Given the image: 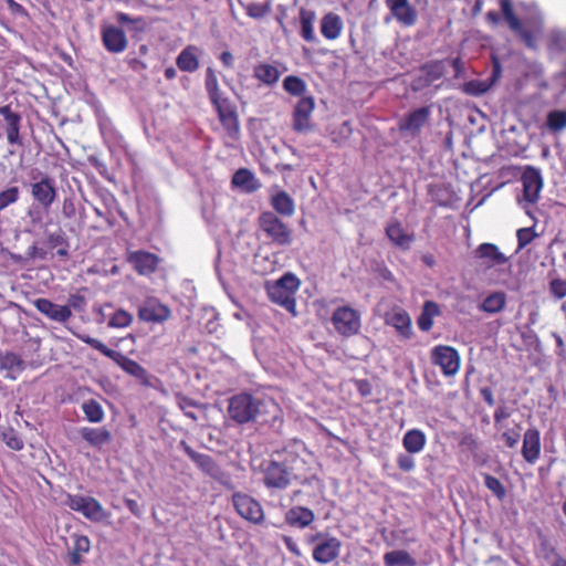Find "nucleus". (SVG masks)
<instances>
[{"instance_id": "obj_1", "label": "nucleus", "mask_w": 566, "mask_h": 566, "mask_svg": "<svg viewBox=\"0 0 566 566\" xmlns=\"http://www.w3.org/2000/svg\"><path fill=\"white\" fill-rule=\"evenodd\" d=\"M274 457L280 459L294 473V479L305 476L316 463L315 453L297 439L287 441L281 450L274 453Z\"/></svg>"}, {"instance_id": "obj_2", "label": "nucleus", "mask_w": 566, "mask_h": 566, "mask_svg": "<svg viewBox=\"0 0 566 566\" xmlns=\"http://www.w3.org/2000/svg\"><path fill=\"white\" fill-rule=\"evenodd\" d=\"M80 339L98 350L101 354L114 360L125 373L134 377L140 385L151 386V376L139 363L123 355L119 352L108 348L103 342L88 335L80 336Z\"/></svg>"}, {"instance_id": "obj_3", "label": "nucleus", "mask_w": 566, "mask_h": 566, "mask_svg": "<svg viewBox=\"0 0 566 566\" xmlns=\"http://www.w3.org/2000/svg\"><path fill=\"white\" fill-rule=\"evenodd\" d=\"M300 286V280L291 272L283 274L280 279L265 283L266 293L270 300L290 312L295 310V293Z\"/></svg>"}, {"instance_id": "obj_4", "label": "nucleus", "mask_w": 566, "mask_h": 566, "mask_svg": "<svg viewBox=\"0 0 566 566\" xmlns=\"http://www.w3.org/2000/svg\"><path fill=\"white\" fill-rule=\"evenodd\" d=\"M260 407V399L251 394L240 392L229 399L228 415L238 424H244L256 419Z\"/></svg>"}, {"instance_id": "obj_5", "label": "nucleus", "mask_w": 566, "mask_h": 566, "mask_svg": "<svg viewBox=\"0 0 566 566\" xmlns=\"http://www.w3.org/2000/svg\"><path fill=\"white\" fill-rule=\"evenodd\" d=\"M209 99L216 108L220 123L226 129L227 135L231 139L237 140L240 136V124L235 108L230 99L223 96L221 92L210 96Z\"/></svg>"}, {"instance_id": "obj_6", "label": "nucleus", "mask_w": 566, "mask_h": 566, "mask_svg": "<svg viewBox=\"0 0 566 566\" xmlns=\"http://www.w3.org/2000/svg\"><path fill=\"white\" fill-rule=\"evenodd\" d=\"M500 6L503 17L510 29L520 38L525 46L532 50L537 49L539 29L525 28L521 20L516 17L511 0H500Z\"/></svg>"}, {"instance_id": "obj_7", "label": "nucleus", "mask_w": 566, "mask_h": 566, "mask_svg": "<svg viewBox=\"0 0 566 566\" xmlns=\"http://www.w3.org/2000/svg\"><path fill=\"white\" fill-rule=\"evenodd\" d=\"M263 483L271 490H285L294 478V473L277 458L262 464Z\"/></svg>"}, {"instance_id": "obj_8", "label": "nucleus", "mask_w": 566, "mask_h": 566, "mask_svg": "<svg viewBox=\"0 0 566 566\" xmlns=\"http://www.w3.org/2000/svg\"><path fill=\"white\" fill-rule=\"evenodd\" d=\"M259 224L272 242L279 245H287L292 242L291 230L274 212H262L259 217Z\"/></svg>"}, {"instance_id": "obj_9", "label": "nucleus", "mask_w": 566, "mask_h": 566, "mask_svg": "<svg viewBox=\"0 0 566 566\" xmlns=\"http://www.w3.org/2000/svg\"><path fill=\"white\" fill-rule=\"evenodd\" d=\"M65 505L92 522H101L107 517L105 509L92 496L67 494Z\"/></svg>"}, {"instance_id": "obj_10", "label": "nucleus", "mask_w": 566, "mask_h": 566, "mask_svg": "<svg viewBox=\"0 0 566 566\" xmlns=\"http://www.w3.org/2000/svg\"><path fill=\"white\" fill-rule=\"evenodd\" d=\"M40 178L33 177L30 185V192L33 200L43 208L49 210L57 197V188L54 178L46 174L39 172Z\"/></svg>"}, {"instance_id": "obj_11", "label": "nucleus", "mask_w": 566, "mask_h": 566, "mask_svg": "<svg viewBox=\"0 0 566 566\" xmlns=\"http://www.w3.org/2000/svg\"><path fill=\"white\" fill-rule=\"evenodd\" d=\"M431 363L439 366L446 377L454 376L460 369V355L458 350L448 345H437L430 352Z\"/></svg>"}, {"instance_id": "obj_12", "label": "nucleus", "mask_w": 566, "mask_h": 566, "mask_svg": "<svg viewBox=\"0 0 566 566\" xmlns=\"http://www.w3.org/2000/svg\"><path fill=\"white\" fill-rule=\"evenodd\" d=\"M332 323L338 334L349 337L360 329V314L349 306H340L333 313Z\"/></svg>"}, {"instance_id": "obj_13", "label": "nucleus", "mask_w": 566, "mask_h": 566, "mask_svg": "<svg viewBox=\"0 0 566 566\" xmlns=\"http://www.w3.org/2000/svg\"><path fill=\"white\" fill-rule=\"evenodd\" d=\"M232 503L237 513L244 520L260 524L264 520V513L261 504L252 496L244 493H234Z\"/></svg>"}, {"instance_id": "obj_14", "label": "nucleus", "mask_w": 566, "mask_h": 566, "mask_svg": "<svg viewBox=\"0 0 566 566\" xmlns=\"http://www.w3.org/2000/svg\"><path fill=\"white\" fill-rule=\"evenodd\" d=\"M179 448L205 474L217 481L222 480V478L224 476L222 469L209 454L195 451L185 440L180 441Z\"/></svg>"}, {"instance_id": "obj_15", "label": "nucleus", "mask_w": 566, "mask_h": 566, "mask_svg": "<svg viewBox=\"0 0 566 566\" xmlns=\"http://www.w3.org/2000/svg\"><path fill=\"white\" fill-rule=\"evenodd\" d=\"M521 181L524 200L532 205L536 203L544 185L541 171L533 166H527L521 176Z\"/></svg>"}, {"instance_id": "obj_16", "label": "nucleus", "mask_w": 566, "mask_h": 566, "mask_svg": "<svg viewBox=\"0 0 566 566\" xmlns=\"http://www.w3.org/2000/svg\"><path fill=\"white\" fill-rule=\"evenodd\" d=\"M0 115L4 120V132L7 140L11 146H23L21 136L22 116L18 112H13L10 105L0 106Z\"/></svg>"}, {"instance_id": "obj_17", "label": "nucleus", "mask_w": 566, "mask_h": 566, "mask_svg": "<svg viewBox=\"0 0 566 566\" xmlns=\"http://www.w3.org/2000/svg\"><path fill=\"white\" fill-rule=\"evenodd\" d=\"M170 316V310L156 297H147L138 310V317L148 323H163Z\"/></svg>"}, {"instance_id": "obj_18", "label": "nucleus", "mask_w": 566, "mask_h": 566, "mask_svg": "<svg viewBox=\"0 0 566 566\" xmlns=\"http://www.w3.org/2000/svg\"><path fill=\"white\" fill-rule=\"evenodd\" d=\"M126 260L140 275H149L154 273L160 262L158 255L144 250L129 251Z\"/></svg>"}, {"instance_id": "obj_19", "label": "nucleus", "mask_w": 566, "mask_h": 566, "mask_svg": "<svg viewBox=\"0 0 566 566\" xmlns=\"http://www.w3.org/2000/svg\"><path fill=\"white\" fill-rule=\"evenodd\" d=\"M34 307L49 319L64 324L72 317L70 306L59 305L49 298H36L33 302Z\"/></svg>"}, {"instance_id": "obj_20", "label": "nucleus", "mask_w": 566, "mask_h": 566, "mask_svg": "<svg viewBox=\"0 0 566 566\" xmlns=\"http://www.w3.org/2000/svg\"><path fill=\"white\" fill-rule=\"evenodd\" d=\"M385 322L394 327L397 334L403 339H410L412 336V324L410 315L401 307H395L386 314Z\"/></svg>"}, {"instance_id": "obj_21", "label": "nucleus", "mask_w": 566, "mask_h": 566, "mask_svg": "<svg viewBox=\"0 0 566 566\" xmlns=\"http://www.w3.org/2000/svg\"><path fill=\"white\" fill-rule=\"evenodd\" d=\"M315 109V99L312 96L302 97L294 107L293 128L303 133L311 128L310 118Z\"/></svg>"}, {"instance_id": "obj_22", "label": "nucleus", "mask_w": 566, "mask_h": 566, "mask_svg": "<svg viewBox=\"0 0 566 566\" xmlns=\"http://www.w3.org/2000/svg\"><path fill=\"white\" fill-rule=\"evenodd\" d=\"M430 114L431 111L429 106L413 109L399 123L400 132H408L412 136L419 135L422 127L429 122Z\"/></svg>"}, {"instance_id": "obj_23", "label": "nucleus", "mask_w": 566, "mask_h": 566, "mask_svg": "<svg viewBox=\"0 0 566 566\" xmlns=\"http://www.w3.org/2000/svg\"><path fill=\"white\" fill-rule=\"evenodd\" d=\"M474 256L481 260V265L486 269L496 265H503L509 262V258L502 253L496 244L481 243L474 251Z\"/></svg>"}, {"instance_id": "obj_24", "label": "nucleus", "mask_w": 566, "mask_h": 566, "mask_svg": "<svg viewBox=\"0 0 566 566\" xmlns=\"http://www.w3.org/2000/svg\"><path fill=\"white\" fill-rule=\"evenodd\" d=\"M541 433L537 428H528L523 436L522 455L524 460L534 464L541 455Z\"/></svg>"}, {"instance_id": "obj_25", "label": "nucleus", "mask_w": 566, "mask_h": 566, "mask_svg": "<svg viewBox=\"0 0 566 566\" xmlns=\"http://www.w3.org/2000/svg\"><path fill=\"white\" fill-rule=\"evenodd\" d=\"M102 42L105 49L111 53H122L127 48V38L125 32L114 25L103 28Z\"/></svg>"}, {"instance_id": "obj_26", "label": "nucleus", "mask_w": 566, "mask_h": 566, "mask_svg": "<svg viewBox=\"0 0 566 566\" xmlns=\"http://www.w3.org/2000/svg\"><path fill=\"white\" fill-rule=\"evenodd\" d=\"M22 357L13 352L0 353V370H7V377L14 380L24 370Z\"/></svg>"}, {"instance_id": "obj_27", "label": "nucleus", "mask_w": 566, "mask_h": 566, "mask_svg": "<svg viewBox=\"0 0 566 566\" xmlns=\"http://www.w3.org/2000/svg\"><path fill=\"white\" fill-rule=\"evenodd\" d=\"M78 433L90 446L98 449L112 440L111 432L105 428L83 427L78 430Z\"/></svg>"}, {"instance_id": "obj_28", "label": "nucleus", "mask_w": 566, "mask_h": 566, "mask_svg": "<svg viewBox=\"0 0 566 566\" xmlns=\"http://www.w3.org/2000/svg\"><path fill=\"white\" fill-rule=\"evenodd\" d=\"M386 235L392 242V244L401 249H409L411 242L413 241V237L408 234L402 224L397 220H394L387 224Z\"/></svg>"}, {"instance_id": "obj_29", "label": "nucleus", "mask_w": 566, "mask_h": 566, "mask_svg": "<svg viewBox=\"0 0 566 566\" xmlns=\"http://www.w3.org/2000/svg\"><path fill=\"white\" fill-rule=\"evenodd\" d=\"M390 14L401 27L405 28H411L418 21V12L409 0L406 1L405 4L395 6V8L390 10Z\"/></svg>"}, {"instance_id": "obj_30", "label": "nucleus", "mask_w": 566, "mask_h": 566, "mask_svg": "<svg viewBox=\"0 0 566 566\" xmlns=\"http://www.w3.org/2000/svg\"><path fill=\"white\" fill-rule=\"evenodd\" d=\"M199 49L195 45L186 46L177 56L176 64L182 72L192 73L199 69Z\"/></svg>"}, {"instance_id": "obj_31", "label": "nucleus", "mask_w": 566, "mask_h": 566, "mask_svg": "<svg viewBox=\"0 0 566 566\" xmlns=\"http://www.w3.org/2000/svg\"><path fill=\"white\" fill-rule=\"evenodd\" d=\"M343 28L344 23L342 18L334 12L325 14L321 20V33L327 40L337 39L340 35Z\"/></svg>"}, {"instance_id": "obj_32", "label": "nucleus", "mask_w": 566, "mask_h": 566, "mask_svg": "<svg viewBox=\"0 0 566 566\" xmlns=\"http://www.w3.org/2000/svg\"><path fill=\"white\" fill-rule=\"evenodd\" d=\"M91 549V541L86 535H75L74 545L67 554L69 566H78L83 563V555Z\"/></svg>"}, {"instance_id": "obj_33", "label": "nucleus", "mask_w": 566, "mask_h": 566, "mask_svg": "<svg viewBox=\"0 0 566 566\" xmlns=\"http://www.w3.org/2000/svg\"><path fill=\"white\" fill-rule=\"evenodd\" d=\"M427 443L426 434L420 429L408 430L402 438V446L405 450L410 453L421 452Z\"/></svg>"}, {"instance_id": "obj_34", "label": "nucleus", "mask_w": 566, "mask_h": 566, "mask_svg": "<svg viewBox=\"0 0 566 566\" xmlns=\"http://www.w3.org/2000/svg\"><path fill=\"white\" fill-rule=\"evenodd\" d=\"M285 521L291 526L305 527L314 521V513L306 507H292L286 512Z\"/></svg>"}, {"instance_id": "obj_35", "label": "nucleus", "mask_w": 566, "mask_h": 566, "mask_svg": "<svg viewBox=\"0 0 566 566\" xmlns=\"http://www.w3.org/2000/svg\"><path fill=\"white\" fill-rule=\"evenodd\" d=\"M272 208L283 217H291L294 213V201L291 196L280 190L271 197Z\"/></svg>"}, {"instance_id": "obj_36", "label": "nucleus", "mask_w": 566, "mask_h": 566, "mask_svg": "<svg viewBox=\"0 0 566 566\" xmlns=\"http://www.w3.org/2000/svg\"><path fill=\"white\" fill-rule=\"evenodd\" d=\"M440 314L439 305L433 301H426L422 312L417 319L420 331L429 332L433 326V317Z\"/></svg>"}, {"instance_id": "obj_37", "label": "nucleus", "mask_w": 566, "mask_h": 566, "mask_svg": "<svg viewBox=\"0 0 566 566\" xmlns=\"http://www.w3.org/2000/svg\"><path fill=\"white\" fill-rule=\"evenodd\" d=\"M232 184L247 192H253L260 188L258 179L245 168H241L234 172Z\"/></svg>"}, {"instance_id": "obj_38", "label": "nucleus", "mask_w": 566, "mask_h": 566, "mask_svg": "<svg viewBox=\"0 0 566 566\" xmlns=\"http://www.w3.org/2000/svg\"><path fill=\"white\" fill-rule=\"evenodd\" d=\"M253 75L260 82L272 86L279 81L281 73L274 65L260 63L254 66Z\"/></svg>"}, {"instance_id": "obj_39", "label": "nucleus", "mask_w": 566, "mask_h": 566, "mask_svg": "<svg viewBox=\"0 0 566 566\" xmlns=\"http://www.w3.org/2000/svg\"><path fill=\"white\" fill-rule=\"evenodd\" d=\"M385 566H417L416 559L403 549H395L384 555Z\"/></svg>"}, {"instance_id": "obj_40", "label": "nucleus", "mask_w": 566, "mask_h": 566, "mask_svg": "<svg viewBox=\"0 0 566 566\" xmlns=\"http://www.w3.org/2000/svg\"><path fill=\"white\" fill-rule=\"evenodd\" d=\"M315 18H316V14L314 11L301 9V11H300L301 36L307 42H312L315 40V35H314Z\"/></svg>"}, {"instance_id": "obj_41", "label": "nucleus", "mask_w": 566, "mask_h": 566, "mask_svg": "<svg viewBox=\"0 0 566 566\" xmlns=\"http://www.w3.org/2000/svg\"><path fill=\"white\" fill-rule=\"evenodd\" d=\"M82 411L87 421L92 423H99L105 418V412L102 405L95 399H87L82 403Z\"/></svg>"}, {"instance_id": "obj_42", "label": "nucleus", "mask_w": 566, "mask_h": 566, "mask_svg": "<svg viewBox=\"0 0 566 566\" xmlns=\"http://www.w3.org/2000/svg\"><path fill=\"white\" fill-rule=\"evenodd\" d=\"M421 71L423 72L424 76L423 78H420L419 81H422L420 87L430 85L434 81H438L441 78L444 74V67L442 62L436 61L431 63H427L421 67Z\"/></svg>"}, {"instance_id": "obj_43", "label": "nucleus", "mask_w": 566, "mask_h": 566, "mask_svg": "<svg viewBox=\"0 0 566 566\" xmlns=\"http://www.w3.org/2000/svg\"><path fill=\"white\" fill-rule=\"evenodd\" d=\"M505 303V294L503 292H494L484 298L481 310L485 313L495 314L504 308Z\"/></svg>"}, {"instance_id": "obj_44", "label": "nucleus", "mask_w": 566, "mask_h": 566, "mask_svg": "<svg viewBox=\"0 0 566 566\" xmlns=\"http://www.w3.org/2000/svg\"><path fill=\"white\" fill-rule=\"evenodd\" d=\"M340 542L337 538L321 541V563L334 560L339 555Z\"/></svg>"}, {"instance_id": "obj_45", "label": "nucleus", "mask_w": 566, "mask_h": 566, "mask_svg": "<svg viewBox=\"0 0 566 566\" xmlns=\"http://www.w3.org/2000/svg\"><path fill=\"white\" fill-rule=\"evenodd\" d=\"M494 81H483V80H471L463 84L462 91L467 95L470 96H481L485 94L491 86L493 85Z\"/></svg>"}, {"instance_id": "obj_46", "label": "nucleus", "mask_w": 566, "mask_h": 566, "mask_svg": "<svg viewBox=\"0 0 566 566\" xmlns=\"http://www.w3.org/2000/svg\"><path fill=\"white\" fill-rule=\"evenodd\" d=\"M283 88L292 96L302 97L306 92V83L296 75H289L283 80Z\"/></svg>"}, {"instance_id": "obj_47", "label": "nucleus", "mask_w": 566, "mask_h": 566, "mask_svg": "<svg viewBox=\"0 0 566 566\" xmlns=\"http://www.w3.org/2000/svg\"><path fill=\"white\" fill-rule=\"evenodd\" d=\"M101 134L109 146H120L123 136L115 129L112 123L101 124Z\"/></svg>"}, {"instance_id": "obj_48", "label": "nucleus", "mask_w": 566, "mask_h": 566, "mask_svg": "<svg viewBox=\"0 0 566 566\" xmlns=\"http://www.w3.org/2000/svg\"><path fill=\"white\" fill-rule=\"evenodd\" d=\"M546 124L552 132H559L566 127V111H551Z\"/></svg>"}, {"instance_id": "obj_49", "label": "nucleus", "mask_w": 566, "mask_h": 566, "mask_svg": "<svg viewBox=\"0 0 566 566\" xmlns=\"http://www.w3.org/2000/svg\"><path fill=\"white\" fill-rule=\"evenodd\" d=\"M115 18L119 24H123V25L128 24V23L133 24L132 30H134V31L143 32L147 27V22L144 17L132 18L127 13L117 12Z\"/></svg>"}, {"instance_id": "obj_50", "label": "nucleus", "mask_w": 566, "mask_h": 566, "mask_svg": "<svg viewBox=\"0 0 566 566\" xmlns=\"http://www.w3.org/2000/svg\"><path fill=\"white\" fill-rule=\"evenodd\" d=\"M20 189L17 186L0 191V212L20 199Z\"/></svg>"}, {"instance_id": "obj_51", "label": "nucleus", "mask_w": 566, "mask_h": 566, "mask_svg": "<svg viewBox=\"0 0 566 566\" xmlns=\"http://www.w3.org/2000/svg\"><path fill=\"white\" fill-rule=\"evenodd\" d=\"M133 321V316L124 311V310H117L109 318L108 321V327L112 328H124L127 327Z\"/></svg>"}, {"instance_id": "obj_52", "label": "nucleus", "mask_w": 566, "mask_h": 566, "mask_svg": "<svg viewBox=\"0 0 566 566\" xmlns=\"http://www.w3.org/2000/svg\"><path fill=\"white\" fill-rule=\"evenodd\" d=\"M538 234L535 232L534 227L521 228L516 231L517 250L526 248Z\"/></svg>"}, {"instance_id": "obj_53", "label": "nucleus", "mask_w": 566, "mask_h": 566, "mask_svg": "<svg viewBox=\"0 0 566 566\" xmlns=\"http://www.w3.org/2000/svg\"><path fill=\"white\" fill-rule=\"evenodd\" d=\"M42 207L32 205L27 212L28 229H39L43 223V211Z\"/></svg>"}, {"instance_id": "obj_54", "label": "nucleus", "mask_w": 566, "mask_h": 566, "mask_svg": "<svg viewBox=\"0 0 566 566\" xmlns=\"http://www.w3.org/2000/svg\"><path fill=\"white\" fill-rule=\"evenodd\" d=\"M80 205L74 196L65 197L62 203V216L67 220L75 219Z\"/></svg>"}, {"instance_id": "obj_55", "label": "nucleus", "mask_w": 566, "mask_h": 566, "mask_svg": "<svg viewBox=\"0 0 566 566\" xmlns=\"http://www.w3.org/2000/svg\"><path fill=\"white\" fill-rule=\"evenodd\" d=\"M484 484L497 499L502 500L505 496V488L497 478L491 474H484Z\"/></svg>"}, {"instance_id": "obj_56", "label": "nucleus", "mask_w": 566, "mask_h": 566, "mask_svg": "<svg viewBox=\"0 0 566 566\" xmlns=\"http://www.w3.org/2000/svg\"><path fill=\"white\" fill-rule=\"evenodd\" d=\"M548 290L557 300L566 297V279L555 277L549 281Z\"/></svg>"}, {"instance_id": "obj_57", "label": "nucleus", "mask_w": 566, "mask_h": 566, "mask_svg": "<svg viewBox=\"0 0 566 566\" xmlns=\"http://www.w3.org/2000/svg\"><path fill=\"white\" fill-rule=\"evenodd\" d=\"M2 440L10 449L15 451H20L24 447L23 440L13 429L3 432Z\"/></svg>"}, {"instance_id": "obj_58", "label": "nucleus", "mask_w": 566, "mask_h": 566, "mask_svg": "<svg viewBox=\"0 0 566 566\" xmlns=\"http://www.w3.org/2000/svg\"><path fill=\"white\" fill-rule=\"evenodd\" d=\"M520 430V424H516L514 428L507 429L502 433L501 439L507 448L514 449L517 446L521 439Z\"/></svg>"}, {"instance_id": "obj_59", "label": "nucleus", "mask_w": 566, "mask_h": 566, "mask_svg": "<svg viewBox=\"0 0 566 566\" xmlns=\"http://www.w3.org/2000/svg\"><path fill=\"white\" fill-rule=\"evenodd\" d=\"M177 403L186 417H188L192 420H197L196 413L190 410V408L199 407V403L197 401H195L193 399L188 398L186 396H178Z\"/></svg>"}, {"instance_id": "obj_60", "label": "nucleus", "mask_w": 566, "mask_h": 566, "mask_svg": "<svg viewBox=\"0 0 566 566\" xmlns=\"http://www.w3.org/2000/svg\"><path fill=\"white\" fill-rule=\"evenodd\" d=\"M206 90L209 97L221 92L219 88L217 76L211 67H208L206 73Z\"/></svg>"}, {"instance_id": "obj_61", "label": "nucleus", "mask_w": 566, "mask_h": 566, "mask_svg": "<svg viewBox=\"0 0 566 566\" xmlns=\"http://www.w3.org/2000/svg\"><path fill=\"white\" fill-rule=\"evenodd\" d=\"M67 242V237L61 229L51 232L48 235V244L52 249H55L61 245H66Z\"/></svg>"}, {"instance_id": "obj_62", "label": "nucleus", "mask_w": 566, "mask_h": 566, "mask_svg": "<svg viewBox=\"0 0 566 566\" xmlns=\"http://www.w3.org/2000/svg\"><path fill=\"white\" fill-rule=\"evenodd\" d=\"M397 465L402 472H410L415 469V459L407 453H400L397 455Z\"/></svg>"}, {"instance_id": "obj_63", "label": "nucleus", "mask_w": 566, "mask_h": 566, "mask_svg": "<svg viewBox=\"0 0 566 566\" xmlns=\"http://www.w3.org/2000/svg\"><path fill=\"white\" fill-rule=\"evenodd\" d=\"M66 306H70L71 311L74 310L77 312H82L86 306V298L84 295L80 293L71 294L69 296Z\"/></svg>"}, {"instance_id": "obj_64", "label": "nucleus", "mask_w": 566, "mask_h": 566, "mask_svg": "<svg viewBox=\"0 0 566 566\" xmlns=\"http://www.w3.org/2000/svg\"><path fill=\"white\" fill-rule=\"evenodd\" d=\"M511 416H512V410L505 405H500L495 409L494 415H493L495 426L497 427L502 421L509 419Z\"/></svg>"}]
</instances>
